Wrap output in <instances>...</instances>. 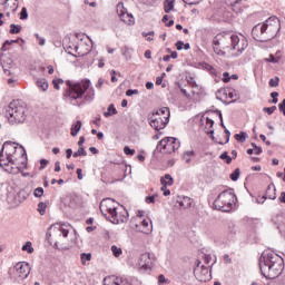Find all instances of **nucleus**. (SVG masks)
I'll return each instance as SVG.
<instances>
[{"instance_id":"1","label":"nucleus","mask_w":285,"mask_h":285,"mask_svg":"<svg viewBox=\"0 0 285 285\" xmlns=\"http://www.w3.org/2000/svg\"><path fill=\"white\" fill-rule=\"evenodd\" d=\"M213 46L219 57H226V52L229 57H239L248 48V40L242 35L222 32L214 37Z\"/></svg>"},{"instance_id":"2","label":"nucleus","mask_w":285,"mask_h":285,"mask_svg":"<svg viewBox=\"0 0 285 285\" xmlns=\"http://www.w3.org/2000/svg\"><path fill=\"white\" fill-rule=\"evenodd\" d=\"M259 268L266 279H277L284 273V258L271 252L259 258Z\"/></svg>"},{"instance_id":"3","label":"nucleus","mask_w":285,"mask_h":285,"mask_svg":"<svg viewBox=\"0 0 285 285\" xmlns=\"http://www.w3.org/2000/svg\"><path fill=\"white\" fill-rule=\"evenodd\" d=\"M68 89L65 91V97L67 99L77 101L85 96L86 101H92L95 99V89L90 83V80H82L80 82L72 83L67 81Z\"/></svg>"},{"instance_id":"4","label":"nucleus","mask_w":285,"mask_h":285,"mask_svg":"<svg viewBox=\"0 0 285 285\" xmlns=\"http://www.w3.org/2000/svg\"><path fill=\"white\" fill-rule=\"evenodd\" d=\"M281 23L277 17H269L263 22V24H257L253 28L252 32L254 37H258L259 41H271L277 37L279 32Z\"/></svg>"},{"instance_id":"5","label":"nucleus","mask_w":285,"mask_h":285,"mask_svg":"<svg viewBox=\"0 0 285 285\" xmlns=\"http://www.w3.org/2000/svg\"><path fill=\"white\" fill-rule=\"evenodd\" d=\"M70 233V225L66 224H53L49 228V237L56 248L65 250L68 248V235Z\"/></svg>"},{"instance_id":"6","label":"nucleus","mask_w":285,"mask_h":285,"mask_svg":"<svg viewBox=\"0 0 285 285\" xmlns=\"http://www.w3.org/2000/svg\"><path fill=\"white\" fill-rule=\"evenodd\" d=\"M6 117L11 126L26 121V106L19 100H13L6 109Z\"/></svg>"},{"instance_id":"7","label":"nucleus","mask_w":285,"mask_h":285,"mask_svg":"<svg viewBox=\"0 0 285 285\" xmlns=\"http://www.w3.org/2000/svg\"><path fill=\"white\" fill-rule=\"evenodd\" d=\"M148 121L154 130H164L170 121V109L168 107H161L160 109L151 112Z\"/></svg>"},{"instance_id":"8","label":"nucleus","mask_w":285,"mask_h":285,"mask_svg":"<svg viewBox=\"0 0 285 285\" xmlns=\"http://www.w3.org/2000/svg\"><path fill=\"white\" fill-rule=\"evenodd\" d=\"M237 197L230 190H224L220 193L214 202V206L216 210H220L222 213H230L235 206V202Z\"/></svg>"},{"instance_id":"9","label":"nucleus","mask_w":285,"mask_h":285,"mask_svg":"<svg viewBox=\"0 0 285 285\" xmlns=\"http://www.w3.org/2000/svg\"><path fill=\"white\" fill-rule=\"evenodd\" d=\"M30 264L26 262H19L13 267L9 269V275L13 282L21 284L24 279H28L30 275Z\"/></svg>"},{"instance_id":"10","label":"nucleus","mask_w":285,"mask_h":285,"mask_svg":"<svg viewBox=\"0 0 285 285\" xmlns=\"http://www.w3.org/2000/svg\"><path fill=\"white\" fill-rule=\"evenodd\" d=\"M17 153L23 157L26 149H23V146L18 147L17 142L12 141H6L0 150V155H3L4 160L17 159Z\"/></svg>"},{"instance_id":"11","label":"nucleus","mask_w":285,"mask_h":285,"mask_svg":"<svg viewBox=\"0 0 285 285\" xmlns=\"http://www.w3.org/2000/svg\"><path fill=\"white\" fill-rule=\"evenodd\" d=\"M179 140L177 138L167 137L161 139L157 145V150L163 153V155H170L175 153V150H179Z\"/></svg>"},{"instance_id":"12","label":"nucleus","mask_w":285,"mask_h":285,"mask_svg":"<svg viewBox=\"0 0 285 285\" xmlns=\"http://www.w3.org/2000/svg\"><path fill=\"white\" fill-rule=\"evenodd\" d=\"M0 168H3L9 175H19L21 173V166L17 163V158H10L6 160V156L0 154Z\"/></svg>"},{"instance_id":"13","label":"nucleus","mask_w":285,"mask_h":285,"mask_svg":"<svg viewBox=\"0 0 285 285\" xmlns=\"http://www.w3.org/2000/svg\"><path fill=\"white\" fill-rule=\"evenodd\" d=\"M91 51L92 40L83 35H78V49L75 57H86V55H89Z\"/></svg>"},{"instance_id":"14","label":"nucleus","mask_w":285,"mask_h":285,"mask_svg":"<svg viewBox=\"0 0 285 285\" xmlns=\"http://www.w3.org/2000/svg\"><path fill=\"white\" fill-rule=\"evenodd\" d=\"M119 203L112 198H105L100 203V213L108 219L119 208Z\"/></svg>"},{"instance_id":"15","label":"nucleus","mask_w":285,"mask_h":285,"mask_svg":"<svg viewBox=\"0 0 285 285\" xmlns=\"http://www.w3.org/2000/svg\"><path fill=\"white\" fill-rule=\"evenodd\" d=\"M128 210L126 207L120 205L108 218L111 224H126L128 222Z\"/></svg>"},{"instance_id":"16","label":"nucleus","mask_w":285,"mask_h":285,"mask_svg":"<svg viewBox=\"0 0 285 285\" xmlns=\"http://www.w3.org/2000/svg\"><path fill=\"white\" fill-rule=\"evenodd\" d=\"M117 14L120 18V21H124L127 26H132L135 23V17L131 13H128V9L124 7V2L117 4Z\"/></svg>"},{"instance_id":"17","label":"nucleus","mask_w":285,"mask_h":285,"mask_svg":"<svg viewBox=\"0 0 285 285\" xmlns=\"http://www.w3.org/2000/svg\"><path fill=\"white\" fill-rule=\"evenodd\" d=\"M194 273L199 282H208L210 279V266L202 265L200 261H198Z\"/></svg>"},{"instance_id":"18","label":"nucleus","mask_w":285,"mask_h":285,"mask_svg":"<svg viewBox=\"0 0 285 285\" xmlns=\"http://www.w3.org/2000/svg\"><path fill=\"white\" fill-rule=\"evenodd\" d=\"M78 43H79V33L72 38H66L62 42V46L65 50L68 52V55H72L75 57V55H77Z\"/></svg>"},{"instance_id":"19","label":"nucleus","mask_w":285,"mask_h":285,"mask_svg":"<svg viewBox=\"0 0 285 285\" xmlns=\"http://www.w3.org/2000/svg\"><path fill=\"white\" fill-rule=\"evenodd\" d=\"M138 266L141 271H150L153 268V258L150 253H145L140 256Z\"/></svg>"},{"instance_id":"20","label":"nucleus","mask_w":285,"mask_h":285,"mask_svg":"<svg viewBox=\"0 0 285 285\" xmlns=\"http://www.w3.org/2000/svg\"><path fill=\"white\" fill-rule=\"evenodd\" d=\"M0 4L9 12H17L19 10V0H0Z\"/></svg>"},{"instance_id":"21","label":"nucleus","mask_w":285,"mask_h":285,"mask_svg":"<svg viewBox=\"0 0 285 285\" xmlns=\"http://www.w3.org/2000/svg\"><path fill=\"white\" fill-rule=\"evenodd\" d=\"M177 203L179 204L180 208H190L193 206V199L188 196L178 198Z\"/></svg>"},{"instance_id":"22","label":"nucleus","mask_w":285,"mask_h":285,"mask_svg":"<svg viewBox=\"0 0 285 285\" xmlns=\"http://www.w3.org/2000/svg\"><path fill=\"white\" fill-rule=\"evenodd\" d=\"M140 230L145 235H150V233H153V223H148V220L144 219L140 224Z\"/></svg>"},{"instance_id":"23","label":"nucleus","mask_w":285,"mask_h":285,"mask_svg":"<svg viewBox=\"0 0 285 285\" xmlns=\"http://www.w3.org/2000/svg\"><path fill=\"white\" fill-rule=\"evenodd\" d=\"M1 66L4 70V73L10 75V70H8V69L12 68V58H10V57L3 58L2 61H1Z\"/></svg>"},{"instance_id":"24","label":"nucleus","mask_w":285,"mask_h":285,"mask_svg":"<svg viewBox=\"0 0 285 285\" xmlns=\"http://www.w3.org/2000/svg\"><path fill=\"white\" fill-rule=\"evenodd\" d=\"M161 186H173L175 184V180L173 179V176L170 174H166L165 177L160 178Z\"/></svg>"},{"instance_id":"25","label":"nucleus","mask_w":285,"mask_h":285,"mask_svg":"<svg viewBox=\"0 0 285 285\" xmlns=\"http://www.w3.org/2000/svg\"><path fill=\"white\" fill-rule=\"evenodd\" d=\"M175 10V0H165L164 1V11L173 12Z\"/></svg>"},{"instance_id":"26","label":"nucleus","mask_w":285,"mask_h":285,"mask_svg":"<svg viewBox=\"0 0 285 285\" xmlns=\"http://www.w3.org/2000/svg\"><path fill=\"white\" fill-rule=\"evenodd\" d=\"M81 126H82V124L80 120L72 124V126H71V136L72 137H77V135H79V131L81 130Z\"/></svg>"},{"instance_id":"27","label":"nucleus","mask_w":285,"mask_h":285,"mask_svg":"<svg viewBox=\"0 0 285 285\" xmlns=\"http://www.w3.org/2000/svg\"><path fill=\"white\" fill-rule=\"evenodd\" d=\"M193 157H195V151L193 150H187L183 154L185 164H190L193 161Z\"/></svg>"},{"instance_id":"28","label":"nucleus","mask_w":285,"mask_h":285,"mask_svg":"<svg viewBox=\"0 0 285 285\" xmlns=\"http://www.w3.org/2000/svg\"><path fill=\"white\" fill-rule=\"evenodd\" d=\"M282 60V57H279V52H276V55H271L267 59H265V61H267L268 63H279V61Z\"/></svg>"},{"instance_id":"29","label":"nucleus","mask_w":285,"mask_h":285,"mask_svg":"<svg viewBox=\"0 0 285 285\" xmlns=\"http://www.w3.org/2000/svg\"><path fill=\"white\" fill-rule=\"evenodd\" d=\"M112 115H117V108H115V105H109L107 111L104 112V117H112Z\"/></svg>"},{"instance_id":"30","label":"nucleus","mask_w":285,"mask_h":285,"mask_svg":"<svg viewBox=\"0 0 285 285\" xmlns=\"http://www.w3.org/2000/svg\"><path fill=\"white\" fill-rule=\"evenodd\" d=\"M111 253L114 257H121V255H124V250L121 249V247H118L117 245L111 246Z\"/></svg>"},{"instance_id":"31","label":"nucleus","mask_w":285,"mask_h":285,"mask_svg":"<svg viewBox=\"0 0 285 285\" xmlns=\"http://www.w3.org/2000/svg\"><path fill=\"white\" fill-rule=\"evenodd\" d=\"M213 126H215V121L210 118H207L206 119V128H209V130H207V135L210 134V135H214L215 134V129H213Z\"/></svg>"},{"instance_id":"32","label":"nucleus","mask_w":285,"mask_h":285,"mask_svg":"<svg viewBox=\"0 0 285 285\" xmlns=\"http://www.w3.org/2000/svg\"><path fill=\"white\" fill-rule=\"evenodd\" d=\"M275 187L272 188L271 186H268L266 190V197H268V199H277V194H275Z\"/></svg>"},{"instance_id":"33","label":"nucleus","mask_w":285,"mask_h":285,"mask_svg":"<svg viewBox=\"0 0 285 285\" xmlns=\"http://www.w3.org/2000/svg\"><path fill=\"white\" fill-rule=\"evenodd\" d=\"M37 86H38V88H41V90L43 91V92H46V90H48V80H46V79H39L38 81H37Z\"/></svg>"},{"instance_id":"34","label":"nucleus","mask_w":285,"mask_h":285,"mask_svg":"<svg viewBox=\"0 0 285 285\" xmlns=\"http://www.w3.org/2000/svg\"><path fill=\"white\" fill-rule=\"evenodd\" d=\"M247 137H248V135L244 131L235 135L236 141H239L240 144H244L246 141Z\"/></svg>"},{"instance_id":"35","label":"nucleus","mask_w":285,"mask_h":285,"mask_svg":"<svg viewBox=\"0 0 285 285\" xmlns=\"http://www.w3.org/2000/svg\"><path fill=\"white\" fill-rule=\"evenodd\" d=\"M177 50H190V43H184V41L176 42Z\"/></svg>"},{"instance_id":"36","label":"nucleus","mask_w":285,"mask_h":285,"mask_svg":"<svg viewBox=\"0 0 285 285\" xmlns=\"http://www.w3.org/2000/svg\"><path fill=\"white\" fill-rule=\"evenodd\" d=\"M22 250H24L26 253H29V254L35 253V248L32 247V243H31V242H27V243L22 246Z\"/></svg>"},{"instance_id":"37","label":"nucleus","mask_w":285,"mask_h":285,"mask_svg":"<svg viewBox=\"0 0 285 285\" xmlns=\"http://www.w3.org/2000/svg\"><path fill=\"white\" fill-rule=\"evenodd\" d=\"M86 155H88V153L86 151V149H83V147H79V149L72 154V157L77 158V157H86Z\"/></svg>"},{"instance_id":"38","label":"nucleus","mask_w":285,"mask_h":285,"mask_svg":"<svg viewBox=\"0 0 285 285\" xmlns=\"http://www.w3.org/2000/svg\"><path fill=\"white\" fill-rule=\"evenodd\" d=\"M21 32V26L10 24V35H19Z\"/></svg>"},{"instance_id":"39","label":"nucleus","mask_w":285,"mask_h":285,"mask_svg":"<svg viewBox=\"0 0 285 285\" xmlns=\"http://www.w3.org/2000/svg\"><path fill=\"white\" fill-rule=\"evenodd\" d=\"M219 159H223L225 164H230L233 161V158L228 156L227 151H224L223 154H220Z\"/></svg>"},{"instance_id":"40","label":"nucleus","mask_w":285,"mask_h":285,"mask_svg":"<svg viewBox=\"0 0 285 285\" xmlns=\"http://www.w3.org/2000/svg\"><path fill=\"white\" fill-rule=\"evenodd\" d=\"M163 23H165V26H167V28H170V26L175 24L174 20H170V17L168 14L163 17Z\"/></svg>"},{"instance_id":"41","label":"nucleus","mask_w":285,"mask_h":285,"mask_svg":"<svg viewBox=\"0 0 285 285\" xmlns=\"http://www.w3.org/2000/svg\"><path fill=\"white\" fill-rule=\"evenodd\" d=\"M80 259H81V263L83 265H86V262H90V259H92V255L91 254H86V253H82L80 255Z\"/></svg>"},{"instance_id":"42","label":"nucleus","mask_w":285,"mask_h":285,"mask_svg":"<svg viewBox=\"0 0 285 285\" xmlns=\"http://www.w3.org/2000/svg\"><path fill=\"white\" fill-rule=\"evenodd\" d=\"M240 170L239 168H236L232 174H230V179L232 181H237L239 179Z\"/></svg>"},{"instance_id":"43","label":"nucleus","mask_w":285,"mask_h":285,"mask_svg":"<svg viewBox=\"0 0 285 285\" xmlns=\"http://www.w3.org/2000/svg\"><path fill=\"white\" fill-rule=\"evenodd\" d=\"M46 208H48V205H46V203L38 204V212L40 215H46Z\"/></svg>"},{"instance_id":"44","label":"nucleus","mask_w":285,"mask_h":285,"mask_svg":"<svg viewBox=\"0 0 285 285\" xmlns=\"http://www.w3.org/2000/svg\"><path fill=\"white\" fill-rule=\"evenodd\" d=\"M203 262L205 266H210V263L213 262V256L205 254L203 256Z\"/></svg>"},{"instance_id":"45","label":"nucleus","mask_w":285,"mask_h":285,"mask_svg":"<svg viewBox=\"0 0 285 285\" xmlns=\"http://www.w3.org/2000/svg\"><path fill=\"white\" fill-rule=\"evenodd\" d=\"M277 110L276 106H272V107H264L263 108V112H267V115H273V112H275Z\"/></svg>"},{"instance_id":"46","label":"nucleus","mask_w":285,"mask_h":285,"mask_svg":"<svg viewBox=\"0 0 285 285\" xmlns=\"http://www.w3.org/2000/svg\"><path fill=\"white\" fill-rule=\"evenodd\" d=\"M131 50H132V49H130V48H128V47L122 48V55H124L125 59H130V57H131V53H130Z\"/></svg>"},{"instance_id":"47","label":"nucleus","mask_w":285,"mask_h":285,"mask_svg":"<svg viewBox=\"0 0 285 285\" xmlns=\"http://www.w3.org/2000/svg\"><path fill=\"white\" fill-rule=\"evenodd\" d=\"M269 86H271V88H277V86H279V78L278 77L272 78L269 80Z\"/></svg>"},{"instance_id":"48","label":"nucleus","mask_w":285,"mask_h":285,"mask_svg":"<svg viewBox=\"0 0 285 285\" xmlns=\"http://www.w3.org/2000/svg\"><path fill=\"white\" fill-rule=\"evenodd\" d=\"M142 37H146L147 41H153V37H155V31L142 32Z\"/></svg>"},{"instance_id":"49","label":"nucleus","mask_w":285,"mask_h":285,"mask_svg":"<svg viewBox=\"0 0 285 285\" xmlns=\"http://www.w3.org/2000/svg\"><path fill=\"white\" fill-rule=\"evenodd\" d=\"M160 190L165 197H168V195H170V189H168V185H163Z\"/></svg>"},{"instance_id":"50","label":"nucleus","mask_w":285,"mask_h":285,"mask_svg":"<svg viewBox=\"0 0 285 285\" xmlns=\"http://www.w3.org/2000/svg\"><path fill=\"white\" fill-rule=\"evenodd\" d=\"M35 197H43V189L41 187H38L33 191Z\"/></svg>"},{"instance_id":"51","label":"nucleus","mask_w":285,"mask_h":285,"mask_svg":"<svg viewBox=\"0 0 285 285\" xmlns=\"http://www.w3.org/2000/svg\"><path fill=\"white\" fill-rule=\"evenodd\" d=\"M155 199H157V195L147 196L145 198L146 204H155Z\"/></svg>"},{"instance_id":"52","label":"nucleus","mask_w":285,"mask_h":285,"mask_svg":"<svg viewBox=\"0 0 285 285\" xmlns=\"http://www.w3.org/2000/svg\"><path fill=\"white\" fill-rule=\"evenodd\" d=\"M132 95H139V89H128L126 91L127 97H132Z\"/></svg>"},{"instance_id":"53","label":"nucleus","mask_w":285,"mask_h":285,"mask_svg":"<svg viewBox=\"0 0 285 285\" xmlns=\"http://www.w3.org/2000/svg\"><path fill=\"white\" fill-rule=\"evenodd\" d=\"M124 153L125 155H129L130 157H132V155H135V149H130V147L126 146L124 147Z\"/></svg>"},{"instance_id":"54","label":"nucleus","mask_w":285,"mask_h":285,"mask_svg":"<svg viewBox=\"0 0 285 285\" xmlns=\"http://www.w3.org/2000/svg\"><path fill=\"white\" fill-rule=\"evenodd\" d=\"M20 19H21V20L28 19V9H26V8H22V9H21Z\"/></svg>"},{"instance_id":"55","label":"nucleus","mask_w":285,"mask_h":285,"mask_svg":"<svg viewBox=\"0 0 285 285\" xmlns=\"http://www.w3.org/2000/svg\"><path fill=\"white\" fill-rule=\"evenodd\" d=\"M254 147V155H262V147H258L255 142H252Z\"/></svg>"},{"instance_id":"56","label":"nucleus","mask_w":285,"mask_h":285,"mask_svg":"<svg viewBox=\"0 0 285 285\" xmlns=\"http://www.w3.org/2000/svg\"><path fill=\"white\" fill-rule=\"evenodd\" d=\"M158 284H168V278H166V276H164V274H160L158 276Z\"/></svg>"},{"instance_id":"57","label":"nucleus","mask_w":285,"mask_h":285,"mask_svg":"<svg viewBox=\"0 0 285 285\" xmlns=\"http://www.w3.org/2000/svg\"><path fill=\"white\" fill-rule=\"evenodd\" d=\"M271 97L273 98L272 104H277V101H278L277 98L279 97V92L274 91V92L271 94Z\"/></svg>"},{"instance_id":"58","label":"nucleus","mask_w":285,"mask_h":285,"mask_svg":"<svg viewBox=\"0 0 285 285\" xmlns=\"http://www.w3.org/2000/svg\"><path fill=\"white\" fill-rule=\"evenodd\" d=\"M36 39L39 41V46H46V39L39 36L38 33L35 35Z\"/></svg>"},{"instance_id":"59","label":"nucleus","mask_w":285,"mask_h":285,"mask_svg":"<svg viewBox=\"0 0 285 285\" xmlns=\"http://www.w3.org/2000/svg\"><path fill=\"white\" fill-rule=\"evenodd\" d=\"M187 6H197L200 0H183Z\"/></svg>"},{"instance_id":"60","label":"nucleus","mask_w":285,"mask_h":285,"mask_svg":"<svg viewBox=\"0 0 285 285\" xmlns=\"http://www.w3.org/2000/svg\"><path fill=\"white\" fill-rule=\"evenodd\" d=\"M223 81H224L225 83H228V81H230V73H228L227 71H225V72L223 73Z\"/></svg>"},{"instance_id":"61","label":"nucleus","mask_w":285,"mask_h":285,"mask_svg":"<svg viewBox=\"0 0 285 285\" xmlns=\"http://www.w3.org/2000/svg\"><path fill=\"white\" fill-rule=\"evenodd\" d=\"M52 83H53V88H55L56 90H59V85H60V83H63V80H61V79L53 80Z\"/></svg>"},{"instance_id":"62","label":"nucleus","mask_w":285,"mask_h":285,"mask_svg":"<svg viewBox=\"0 0 285 285\" xmlns=\"http://www.w3.org/2000/svg\"><path fill=\"white\" fill-rule=\"evenodd\" d=\"M278 109L281 110V112H283L285 117V99H283V101L278 105Z\"/></svg>"},{"instance_id":"63","label":"nucleus","mask_w":285,"mask_h":285,"mask_svg":"<svg viewBox=\"0 0 285 285\" xmlns=\"http://www.w3.org/2000/svg\"><path fill=\"white\" fill-rule=\"evenodd\" d=\"M48 166V160L47 159H41L40 160V170H43Z\"/></svg>"},{"instance_id":"64","label":"nucleus","mask_w":285,"mask_h":285,"mask_svg":"<svg viewBox=\"0 0 285 285\" xmlns=\"http://www.w3.org/2000/svg\"><path fill=\"white\" fill-rule=\"evenodd\" d=\"M278 199L282 204H285V191L281 193V196L278 197Z\"/></svg>"}]
</instances>
